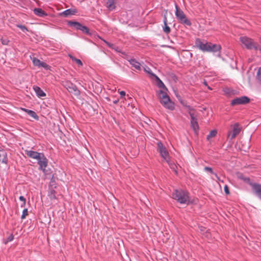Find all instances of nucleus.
<instances>
[{
	"mask_svg": "<svg viewBox=\"0 0 261 261\" xmlns=\"http://www.w3.org/2000/svg\"><path fill=\"white\" fill-rule=\"evenodd\" d=\"M195 44L196 46L203 51L217 52L221 49L220 45L207 42L206 41H202L199 38L196 39Z\"/></svg>",
	"mask_w": 261,
	"mask_h": 261,
	"instance_id": "nucleus-1",
	"label": "nucleus"
},
{
	"mask_svg": "<svg viewBox=\"0 0 261 261\" xmlns=\"http://www.w3.org/2000/svg\"><path fill=\"white\" fill-rule=\"evenodd\" d=\"M172 198L181 204H189L192 203L189 193L181 189L175 190L172 194Z\"/></svg>",
	"mask_w": 261,
	"mask_h": 261,
	"instance_id": "nucleus-2",
	"label": "nucleus"
},
{
	"mask_svg": "<svg viewBox=\"0 0 261 261\" xmlns=\"http://www.w3.org/2000/svg\"><path fill=\"white\" fill-rule=\"evenodd\" d=\"M160 98L161 103L167 109L172 111L175 108V105L171 101L167 94L162 90L160 91Z\"/></svg>",
	"mask_w": 261,
	"mask_h": 261,
	"instance_id": "nucleus-3",
	"label": "nucleus"
},
{
	"mask_svg": "<svg viewBox=\"0 0 261 261\" xmlns=\"http://www.w3.org/2000/svg\"><path fill=\"white\" fill-rule=\"evenodd\" d=\"M240 41L247 49H253L255 50L259 49L261 52V47L259 46L257 42L254 41L252 39L246 36H242L240 38Z\"/></svg>",
	"mask_w": 261,
	"mask_h": 261,
	"instance_id": "nucleus-4",
	"label": "nucleus"
},
{
	"mask_svg": "<svg viewBox=\"0 0 261 261\" xmlns=\"http://www.w3.org/2000/svg\"><path fill=\"white\" fill-rule=\"evenodd\" d=\"M175 7L176 9L175 14L179 22L187 26H191V22L186 17L184 12L178 8L176 4H175Z\"/></svg>",
	"mask_w": 261,
	"mask_h": 261,
	"instance_id": "nucleus-5",
	"label": "nucleus"
},
{
	"mask_svg": "<svg viewBox=\"0 0 261 261\" xmlns=\"http://www.w3.org/2000/svg\"><path fill=\"white\" fill-rule=\"evenodd\" d=\"M62 85L68 91L75 96H79L81 94L80 91L77 88L76 86L69 81L63 82Z\"/></svg>",
	"mask_w": 261,
	"mask_h": 261,
	"instance_id": "nucleus-6",
	"label": "nucleus"
},
{
	"mask_svg": "<svg viewBox=\"0 0 261 261\" xmlns=\"http://www.w3.org/2000/svg\"><path fill=\"white\" fill-rule=\"evenodd\" d=\"M157 150L160 153L163 159L169 163V152L161 142H158L157 143Z\"/></svg>",
	"mask_w": 261,
	"mask_h": 261,
	"instance_id": "nucleus-7",
	"label": "nucleus"
},
{
	"mask_svg": "<svg viewBox=\"0 0 261 261\" xmlns=\"http://www.w3.org/2000/svg\"><path fill=\"white\" fill-rule=\"evenodd\" d=\"M232 132L229 131L228 133L227 137L230 140H232L236 137L237 135L239 134L241 132V127H240L239 123H236L232 125Z\"/></svg>",
	"mask_w": 261,
	"mask_h": 261,
	"instance_id": "nucleus-8",
	"label": "nucleus"
},
{
	"mask_svg": "<svg viewBox=\"0 0 261 261\" xmlns=\"http://www.w3.org/2000/svg\"><path fill=\"white\" fill-rule=\"evenodd\" d=\"M37 163L39 166V169L45 173L46 171V168L48 164V160L44 154H42L39 159L37 160Z\"/></svg>",
	"mask_w": 261,
	"mask_h": 261,
	"instance_id": "nucleus-9",
	"label": "nucleus"
},
{
	"mask_svg": "<svg viewBox=\"0 0 261 261\" xmlns=\"http://www.w3.org/2000/svg\"><path fill=\"white\" fill-rule=\"evenodd\" d=\"M250 101V99L246 96H243L240 97H237L231 101V106H235V105H244L246 103H248Z\"/></svg>",
	"mask_w": 261,
	"mask_h": 261,
	"instance_id": "nucleus-10",
	"label": "nucleus"
},
{
	"mask_svg": "<svg viewBox=\"0 0 261 261\" xmlns=\"http://www.w3.org/2000/svg\"><path fill=\"white\" fill-rule=\"evenodd\" d=\"M25 154L30 158L38 160L44 154L41 152H38L33 150H25Z\"/></svg>",
	"mask_w": 261,
	"mask_h": 261,
	"instance_id": "nucleus-11",
	"label": "nucleus"
},
{
	"mask_svg": "<svg viewBox=\"0 0 261 261\" xmlns=\"http://www.w3.org/2000/svg\"><path fill=\"white\" fill-rule=\"evenodd\" d=\"M191 125L195 133H197L199 130V126L195 115H191Z\"/></svg>",
	"mask_w": 261,
	"mask_h": 261,
	"instance_id": "nucleus-12",
	"label": "nucleus"
},
{
	"mask_svg": "<svg viewBox=\"0 0 261 261\" xmlns=\"http://www.w3.org/2000/svg\"><path fill=\"white\" fill-rule=\"evenodd\" d=\"M252 189L254 194L261 200V184L254 183Z\"/></svg>",
	"mask_w": 261,
	"mask_h": 261,
	"instance_id": "nucleus-13",
	"label": "nucleus"
},
{
	"mask_svg": "<svg viewBox=\"0 0 261 261\" xmlns=\"http://www.w3.org/2000/svg\"><path fill=\"white\" fill-rule=\"evenodd\" d=\"M0 162L5 164L8 162L7 153L2 147H0Z\"/></svg>",
	"mask_w": 261,
	"mask_h": 261,
	"instance_id": "nucleus-14",
	"label": "nucleus"
},
{
	"mask_svg": "<svg viewBox=\"0 0 261 261\" xmlns=\"http://www.w3.org/2000/svg\"><path fill=\"white\" fill-rule=\"evenodd\" d=\"M33 89L38 97H41L46 96L45 92L39 87L37 86H34Z\"/></svg>",
	"mask_w": 261,
	"mask_h": 261,
	"instance_id": "nucleus-15",
	"label": "nucleus"
},
{
	"mask_svg": "<svg viewBox=\"0 0 261 261\" xmlns=\"http://www.w3.org/2000/svg\"><path fill=\"white\" fill-rule=\"evenodd\" d=\"M20 109L22 111L27 113L32 118H34L36 120H38L39 117L34 111L23 108H21Z\"/></svg>",
	"mask_w": 261,
	"mask_h": 261,
	"instance_id": "nucleus-16",
	"label": "nucleus"
},
{
	"mask_svg": "<svg viewBox=\"0 0 261 261\" xmlns=\"http://www.w3.org/2000/svg\"><path fill=\"white\" fill-rule=\"evenodd\" d=\"M130 64L134 67L135 69L140 70L141 64L135 59H130L128 60Z\"/></svg>",
	"mask_w": 261,
	"mask_h": 261,
	"instance_id": "nucleus-17",
	"label": "nucleus"
},
{
	"mask_svg": "<svg viewBox=\"0 0 261 261\" xmlns=\"http://www.w3.org/2000/svg\"><path fill=\"white\" fill-rule=\"evenodd\" d=\"M34 14L39 17L47 16L46 13L40 8H35L33 10Z\"/></svg>",
	"mask_w": 261,
	"mask_h": 261,
	"instance_id": "nucleus-18",
	"label": "nucleus"
},
{
	"mask_svg": "<svg viewBox=\"0 0 261 261\" xmlns=\"http://www.w3.org/2000/svg\"><path fill=\"white\" fill-rule=\"evenodd\" d=\"M68 24L70 27H74L76 29L80 30L81 29V28L83 26L81 23L76 21H69L68 22Z\"/></svg>",
	"mask_w": 261,
	"mask_h": 261,
	"instance_id": "nucleus-19",
	"label": "nucleus"
},
{
	"mask_svg": "<svg viewBox=\"0 0 261 261\" xmlns=\"http://www.w3.org/2000/svg\"><path fill=\"white\" fill-rule=\"evenodd\" d=\"M76 12L77 11L75 9H69L64 11L62 13V14L64 16L67 17L69 15H74Z\"/></svg>",
	"mask_w": 261,
	"mask_h": 261,
	"instance_id": "nucleus-20",
	"label": "nucleus"
},
{
	"mask_svg": "<svg viewBox=\"0 0 261 261\" xmlns=\"http://www.w3.org/2000/svg\"><path fill=\"white\" fill-rule=\"evenodd\" d=\"M154 78L156 80L157 83L156 85L157 86L160 88H162L163 89L167 90V88L163 83V82L160 80V79L156 75Z\"/></svg>",
	"mask_w": 261,
	"mask_h": 261,
	"instance_id": "nucleus-21",
	"label": "nucleus"
},
{
	"mask_svg": "<svg viewBox=\"0 0 261 261\" xmlns=\"http://www.w3.org/2000/svg\"><path fill=\"white\" fill-rule=\"evenodd\" d=\"M163 22L164 24V27H163V31L164 33L168 34L170 32L171 30L170 27L167 25V19L166 16H165L164 18Z\"/></svg>",
	"mask_w": 261,
	"mask_h": 261,
	"instance_id": "nucleus-22",
	"label": "nucleus"
},
{
	"mask_svg": "<svg viewBox=\"0 0 261 261\" xmlns=\"http://www.w3.org/2000/svg\"><path fill=\"white\" fill-rule=\"evenodd\" d=\"M107 7L109 10H113L115 9V0H108L107 2Z\"/></svg>",
	"mask_w": 261,
	"mask_h": 261,
	"instance_id": "nucleus-23",
	"label": "nucleus"
},
{
	"mask_svg": "<svg viewBox=\"0 0 261 261\" xmlns=\"http://www.w3.org/2000/svg\"><path fill=\"white\" fill-rule=\"evenodd\" d=\"M69 57L70 59L72 60V61H74L77 64L79 67L83 66V64L81 60L75 58L71 55H69Z\"/></svg>",
	"mask_w": 261,
	"mask_h": 261,
	"instance_id": "nucleus-24",
	"label": "nucleus"
},
{
	"mask_svg": "<svg viewBox=\"0 0 261 261\" xmlns=\"http://www.w3.org/2000/svg\"><path fill=\"white\" fill-rule=\"evenodd\" d=\"M239 177L240 179H242L244 182L250 185L252 187V185H254V183L251 182V180L249 178V177H246L243 175H241L239 176Z\"/></svg>",
	"mask_w": 261,
	"mask_h": 261,
	"instance_id": "nucleus-25",
	"label": "nucleus"
},
{
	"mask_svg": "<svg viewBox=\"0 0 261 261\" xmlns=\"http://www.w3.org/2000/svg\"><path fill=\"white\" fill-rule=\"evenodd\" d=\"M31 60L34 66L40 67V64L42 61L35 57L31 58Z\"/></svg>",
	"mask_w": 261,
	"mask_h": 261,
	"instance_id": "nucleus-26",
	"label": "nucleus"
},
{
	"mask_svg": "<svg viewBox=\"0 0 261 261\" xmlns=\"http://www.w3.org/2000/svg\"><path fill=\"white\" fill-rule=\"evenodd\" d=\"M48 196L50 199H56L55 190L53 189L50 190L48 192Z\"/></svg>",
	"mask_w": 261,
	"mask_h": 261,
	"instance_id": "nucleus-27",
	"label": "nucleus"
},
{
	"mask_svg": "<svg viewBox=\"0 0 261 261\" xmlns=\"http://www.w3.org/2000/svg\"><path fill=\"white\" fill-rule=\"evenodd\" d=\"M144 70L145 72L148 73L152 77H154L156 75V74L153 73L150 68L148 67H144Z\"/></svg>",
	"mask_w": 261,
	"mask_h": 261,
	"instance_id": "nucleus-28",
	"label": "nucleus"
},
{
	"mask_svg": "<svg viewBox=\"0 0 261 261\" xmlns=\"http://www.w3.org/2000/svg\"><path fill=\"white\" fill-rule=\"evenodd\" d=\"M183 106L184 107H185L186 108H187V109L188 110V113L190 116H191V115H195L194 114V113L193 112V111H195V109L193 107H191L190 106L184 105V104H183Z\"/></svg>",
	"mask_w": 261,
	"mask_h": 261,
	"instance_id": "nucleus-29",
	"label": "nucleus"
},
{
	"mask_svg": "<svg viewBox=\"0 0 261 261\" xmlns=\"http://www.w3.org/2000/svg\"><path fill=\"white\" fill-rule=\"evenodd\" d=\"M256 79L257 81V82L261 84V67L258 68L256 75Z\"/></svg>",
	"mask_w": 261,
	"mask_h": 261,
	"instance_id": "nucleus-30",
	"label": "nucleus"
},
{
	"mask_svg": "<svg viewBox=\"0 0 261 261\" xmlns=\"http://www.w3.org/2000/svg\"><path fill=\"white\" fill-rule=\"evenodd\" d=\"M217 130L215 129L211 130L210 134L206 137L207 139L209 140L210 138L215 137L217 135Z\"/></svg>",
	"mask_w": 261,
	"mask_h": 261,
	"instance_id": "nucleus-31",
	"label": "nucleus"
},
{
	"mask_svg": "<svg viewBox=\"0 0 261 261\" xmlns=\"http://www.w3.org/2000/svg\"><path fill=\"white\" fill-rule=\"evenodd\" d=\"M16 27L21 30L23 32H27L29 31L28 29L23 25L18 24H16Z\"/></svg>",
	"mask_w": 261,
	"mask_h": 261,
	"instance_id": "nucleus-32",
	"label": "nucleus"
},
{
	"mask_svg": "<svg viewBox=\"0 0 261 261\" xmlns=\"http://www.w3.org/2000/svg\"><path fill=\"white\" fill-rule=\"evenodd\" d=\"M80 30L86 34H90L89 29L85 25H83Z\"/></svg>",
	"mask_w": 261,
	"mask_h": 261,
	"instance_id": "nucleus-33",
	"label": "nucleus"
},
{
	"mask_svg": "<svg viewBox=\"0 0 261 261\" xmlns=\"http://www.w3.org/2000/svg\"><path fill=\"white\" fill-rule=\"evenodd\" d=\"M40 67L44 68L46 70H49L50 66L47 64L46 63L42 62L40 64Z\"/></svg>",
	"mask_w": 261,
	"mask_h": 261,
	"instance_id": "nucleus-34",
	"label": "nucleus"
},
{
	"mask_svg": "<svg viewBox=\"0 0 261 261\" xmlns=\"http://www.w3.org/2000/svg\"><path fill=\"white\" fill-rule=\"evenodd\" d=\"M204 171H205L206 172H208L211 174H213V175H214L216 173L213 171V169L211 167H205L204 168Z\"/></svg>",
	"mask_w": 261,
	"mask_h": 261,
	"instance_id": "nucleus-35",
	"label": "nucleus"
},
{
	"mask_svg": "<svg viewBox=\"0 0 261 261\" xmlns=\"http://www.w3.org/2000/svg\"><path fill=\"white\" fill-rule=\"evenodd\" d=\"M28 215V211L27 208H24L22 211V214L21 216V218L23 219Z\"/></svg>",
	"mask_w": 261,
	"mask_h": 261,
	"instance_id": "nucleus-36",
	"label": "nucleus"
},
{
	"mask_svg": "<svg viewBox=\"0 0 261 261\" xmlns=\"http://www.w3.org/2000/svg\"><path fill=\"white\" fill-rule=\"evenodd\" d=\"M14 239V236L13 234H11L7 238V242H11L13 241Z\"/></svg>",
	"mask_w": 261,
	"mask_h": 261,
	"instance_id": "nucleus-37",
	"label": "nucleus"
},
{
	"mask_svg": "<svg viewBox=\"0 0 261 261\" xmlns=\"http://www.w3.org/2000/svg\"><path fill=\"white\" fill-rule=\"evenodd\" d=\"M2 43L4 45H7L9 41L7 39H1Z\"/></svg>",
	"mask_w": 261,
	"mask_h": 261,
	"instance_id": "nucleus-38",
	"label": "nucleus"
},
{
	"mask_svg": "<svg viewBox=\"0 0 261 261\" xmlns=\"http://www.w3.org/2000/svg\"><path fill=\"white\" fill-rule=\"evenodd\" d=\"M224 189V192L226 194H229V189L227 185L225 186Z\"/></svg>",
	"mask_w": 261,
	"mask_h": 261,
	"instance_id": "nucleus-39",
	"label": "nucleus"
},
{
	"mask_svg": "<svg viewBox=\"0 0 261 261\" xmlns=\"http://www.w3.org/2000/svg\"><path fill=\"white\" fill-rule=\"evenodd\" d=\"M19 199L23 202H26L25 198L23 196H19Z\"/></svg>",
	"mask_w": 261,
	"mask_h": 261,
	"instance_id": "nucleus-40",
	"label": "nucleus"
},
{
	"mask_svg": "<svg viewBox=\"0 0 261 261\" xmlns=\"http://www.w3.org/2000/svg\"><path fill=\"white\" fill-rule=\"evenodd\" d=\"M119 94L121 97H123L125 95V92L124 91H121L119 92Z\"/></svg>",
	"mask_w": 261,
	"mask_h": 261,
	"instance_id": "nucleus-41",
	"label": "nucleus"
},
{
	"mask_svg": "<svg viewBox=\"0 0 261 261\" xmlns=\"http://www.w3.org/2000/svg\"><path fill=\"white\" fill-rule=\"evenodd\" d=\"M214 175L216 177L218 181L223 182L222 180H220V177L218 176V175L216 173H215Z\"/></svg>",
	"mask_w": 261,
	"mask_h": 261,
	"instance_id": "nucleus-42",
	"label": "nucleus"
},
{
	"mask_svg": "<svg viewBox=\"0 0 261 261\" xmlns=\"http://www.w3.org/2000/svg\"><path fill=\"white\" fill-rule=\"evenodd\" d=\"M118 102H119V99H115L114 100H113V103L114 104H117V103H118Z\"/></svg>",
	"mask_w": 261,
	"mask_h": 261,
	"instance_id": "nucleus-43",
	"label": "nucleus"
},
{
	"mask_svg": "<svg viewBox=\"0 0 261 261\" xmlns=\"http://www.w3.org/2000/svg\"><path fill=\"white\" fill-rule=\"evenodd\" d=\"M105 42L109 46V47H111V46L112 45V44H111V43H110L109 42L106 41H105Z\"/></svg>",
	"mask_w": 261,
	"mask_h": 261,
	"instance_id": "nucleus-44",
	"label": "nucleus"
},
{
	"mask_svg": "<svg viewBox=\"0 0 261 261\" xmlns=\"http://www.w3.org/2000/svg\"><path fill=\"white\" fill-rule=\"evenodd\" d=\"M203 84L205 86H207V82L205 81V80H204L203 82Z\"/></svg>",
	"mask_w": 261,
	"mask_h": 261,
	"instance_id": "nucleus-45",
	"label": "nucleus"
},
{
	"mask_svg": "<svg viewBox=\"0 0 261 261\" xmlns=\"http://www.w3.org/2000/svg\"><path fill=\"white\" fill-rule=\"evenodd\" d=\"M25 202H22V203H21V205H20V207H22L24 206H25Z\"/></svg>",
	"mask_w": 261,
	"mask_h": 261,
	"instance_id": "nucleus-46",
	"label": "nucleus"
},
{
	"mask_svg": "<svg viewBox=\"0 0 261 261\" xmlns=\"http://www.w3.org/2000/svg\"><path fill=\"white\" fill-rule=\"evenodd\" d=\"M206 87H207V88H208L209 90H212V88L211 87H210V86H208V85H207V86H206Z\"/></svg>",
	"mask_w": 261,
	"mask_h": 261,
	"instance_id": "nucleus-47",
	"label": "nucleus"
},
{
	"mask_svg": "<svg viewBox=\"0 0 261 261\" xmlns=\"http://www.w3.org/2000/svg\"><path fill=\"white\" fill-rule=\"evenodd\" d=\"M260 43H261V38L259 39Z\"/></svg>",
	"mask_w": 261,
	"mask_h": 261,
	"instance_id": "nucleus-48",
	"label": "nucleus"
}]
</instances>
